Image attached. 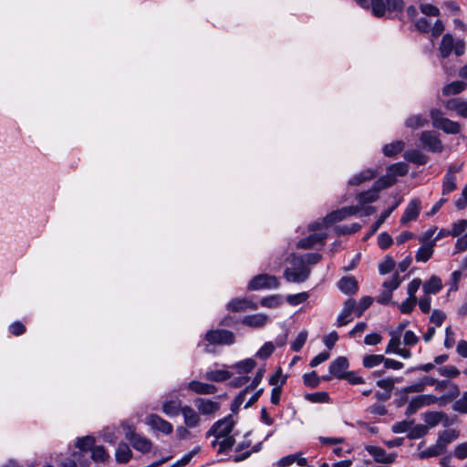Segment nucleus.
Wrapping results in <instances>:
<instances>
[{
  "mask_svg": "<svg viewBox=\"0 0 467 467\" xmlns=\"http://www.w3.org/2000/svg\"><path fill=\"white\" fill-rule=\"evenodd\" d=\"M184 420V424L188 428H195L201 422L200 413L189 405L182 408V412Z\"/></svg>",
  "mask_w": 467,
  "mask_h": 467,
  "instance_id": "20",
  "label": "nucleus"
},
{
  "mask_svg": "<svg viewBox=\"0 0 467 467\" xmlns=\"http://www.w3.org/2000/svg\"><path fill=\"white\" fill-rule=\"evenodd\" d=\"M95 438L92 436L78 438L76 442V447L79 450V451L77 453H78V455H83V453L91 451L95 445Z\"/></svg>",
  "mask_w": 467,
  "mask_h": 467,
  "instance_id": "28",
  "label": "nucleus"
},
{
  "mask_svg": "<svg viewBox=\"0 0 467 467\" xmlns=\"http://www.w3.org/2000/svg\"><path fill=\"white\" fill-rule=\"evenodd\" d=\"M444 451H445L441 446L438 447V442L436 441V443L433 446H431L428 449H426L425 451H421L420 453V458L426 459V458L439 456V455L444 453Z\"/></svg>",
  "mask_w": 467,
  "mask_h": 467,
  "instance_id": "48",
  "label": "nucleus"
},
{
  "mask_svg": "<svg viewBox=\"0 0 467 467\" xmlns=\"http://www.w3.org/2000/svg\"><path fill=\"white\" fill-rule=\"evenodd\" d=\"M459 434V431L456 430H445L441 431L436 441L438 442V447L441 446L444 451H446L447 445L457 440Z\"/></svg>",
  "mask_w": 467,
  "mask_h": 467,
  "instance_id": "23",
  "label": "nucleus"
},
{
  "mask_svg": "<svg viewBox=\"0 0 467 467\" xmlns=\"http://www.w3.org/2000/svg\"><path fill=\"white\" fill-rule=\"evenodd\" d=\"M298 261L300 265L299 268H286L284 272V276L288 282L303 283L309 277L310 268L305 265V262L302 258Z\"/></svg>",
  "mask_w": 467,
  "mask_h": 467,
  "instance_id": "8",
  "label": "nucleus"
},
{
  "mask_svg": "<svg viewBox=\"0 0 467 467\" xmlns=\"http://www.w3.org/2000/svg\"><path fill=\"white\" fill-rule=\"evenodd\" d=\"M366 451L374 458V461L380 463H392L396 459V454H388L387 451L378 446L368 445Z\"/></svg>",
  "mask_w": 467,
  "mask_h": 467,
  "instance_id": "16",
  "label": "nucleus"
},
{
  "mask_svg": "<svg viewBox=\"0 0 467 467\" xmlns=\"http://www.w3.org/2000/svg\"><path fill=\"white\" fill-rule=\"evenodd\" d=\"M226 308L232 312H243L247 309L256 310L258 305L248 298H234L227 304Z\"/></svg>",
  "mask_w": 467,
  "mask_h": 467,
  "instance_id": "17",
  "label": "nucleus"
},
{
  "mask_svg": "<svg viewBox=\"0 0 467 467\" xmlns=\"http://www.w3.org/2000/svg\"><path fill=\"white\" fill-rule=\"evenodd\" d=\"M456 189V175L445 174L442 182V195H446Z\"/></svg>",
  "mask_w": 467,
  "mask_h": 467,
  "instance_id": "42",
  "label": "nucleus"
},
{
  "mask_svg": "<svg viewBox=\"0 0 467 467\" xmlns=\"http://www.w3.org/2000/svg\"><path fill=\"white\" fill-rule=\"evenodd\" d=\"M385 361V357L383 355H367L363 358V366L367 368H371Z\"/></svg>",
  "mask_w": 467,
  "mask_h": 467,
  "instance_id": "43",
  "label": "nucleus"
},
{
  "mask_svg": "<svg viewBox=\"0 0 467 467\" xmlns=\"http://www.w3.org/2000/svg\"><path fill=\"white\" fill-rule=\"evenodd\" d=\"M428 427L422 424H418L415 426H411L410 431L408 433V438L410 440H417L424 437L428 433Z\"/></svg>",
  "mask_w": 467,
  "mask_h": 467,
  "instance_id": "44",
  "label": "nucleus"
},
{
  "mask_svg": "<svg viewBox=\"0 0 467 467\" xmlns=\"http://www.w3.org/2000/svg\"><path fill=\"white\" fill-rule=\"evenodd\" d=\"M204 339L210 345H233L235 343V336L226 329H211L205 334Z\"/></svg>",
  "mask_w": 467,
  "mask_h": 467,
  "instance_id": "5",
  "label": "nucleus"
},
{
  "mask_svg": "<svg viewBox=\"0 0 467 467\" xmlns=\"http://www.w3.org/2000/svg\"><path fill=\"white\" fill-rule=\"evenodd\" d=\"M420 140L422 148L431 152H441L443 145L439 134L433 130H425L420 133Z\"/></svg>",
  "mask_w": 467,
  "mask_h": 467,
  "instance_id": "6",
  "label": "nucleus"
},
{
  "mask_svg": "<svg viewBox=\"0 0 467 467\" xmlns=\"http://www.w3.org/2000/svg\"><path fill=\"white\" fill-rule=\"evenodd\" d=\"M438 401V398L434 395H419L413 398L405 411L407 416H410L417 412L422 407L435 404Z\"/></svg>",
  "mask_w": 467,
  "mask_h": 467,
  "instance_id": "9",
  "label": "nucleus"
},
{
  "mask_svg": "<svg viewBox=\"0 0 467 467\" xmlns=\"http://www.w3.org/2000/svg\"><path fill=\"white\" fill-rule=\"evenodd\" d=\"M391 338L386 348V353H396L398 349H400V336L397 335L393 332L390 333Z\"/></svg>",
  "mask_w": 467,
  "mask_h": 467,
  "instance_id": "58",
  "label": "nucleus"
},
{
  "mask_svg": "<svg viewBox=\"0 0 467 467\" xmlns=\"http://www.w3.org/2000/svg\"><path fill=\"white\" fill-rule=\"evenodd\" d=\"M275 350V347L271 342H266L264 346L257 351L256 357L265 359L272 355Z\"/></svg>",
  "mask_w": 467,
  "mask_h": 467,
  "instance_id": "62",
  "label": "nucleus"
},
{
  "mask_svg": "<svg viewBox=\"0 0 467 467\" xmlns=\"http://www.w3.org/2000/svg\"><path fill=\"white\" fill-rule=\"evenodd\" d=\"M349 368V362L346 357H338L333 360L329 365V373L331 376L343 379L348 373L347 369Z\"/></svg>",
  "mask_w": 467,
  "mask_h": 467,
  "instance_id": "14",
  "label": "nucleus"
},
{
  "mask_svg": "<svg viewBox=\"0 0 467 467\" xmlns=\"http://www.w3.org/2000/svg\"><path fill=\"white\" fill-rule=\"evenodd\" d=\"M356 306H357V302L353 298H348L344 303L343 309L341 310V312L338 315L337 319V327L346 326L353 320L351 316L353 313H355Z\"/></svg>",
  "mask_w": 467,
  "mask_h": 467,
  "instance_id": "13",
  "label": "nucleus"
},
{
  "mask_svg": "<svg viewBox=\"0 0 467 467\" xmlns=\"http://www.w3.org/2000/svg\"><path fill=\"white\" fill-rule=\"evenodd\" d=\"M373 298L370 296H364L360 299L359 303H357L355 313L358 317H360L363 313L371 306Z\"/></svg>",
  "mask_w": 467,
  "mask_h": 467,
  "instance_id": "49",
  "label": "nucleus"
},
{
  "mask_svg": "<svg viewBox=\"0 0 467 467\" xmlns=\"http://www.w3.org/2000/svg\"><path fill=\"white\" fill-rule=\"evenodd\" d=\"M356 199L362 205L371 203L379 199V192L372 185L369 190L358 193Z\"/></svg>",
  "mask_w": 467,
  "mask_h": 467,
  "instance_id": "30",
  "label": "nucleus"
},
{
  "mask_svg": "<svg viewBox=\"0 0 467 467\" xmlns=\"http://www.w3.org/2000/svg\"><path fill=\"white\" fill-rule=\"evenodd\" d=\"M359 211L358 206H348L341 209L336 210L328 213L324 219L323 223L326 226L332 223L341 222L345 218L356 214Z\"/></svg>",
  "mask_w": 467,
  "mask_h": 467,
  "instance_id": "10",
  "label": "nucleus"
},
{
  "mask_svg": "<svg viewBox=\"0 0 467 467\" xmlns=\"http://www.w3.org/2000/svg\"><path fill=\"white\" fill-rule=\"evenodd\" d=\"M438 372L441 376L454 379L460 375V370L454 366H444L438 368Z\"/></svg>",
  "mask_w": 467,
  "mask_h": 467,
  "instance_id": "53",
  "label": "nucleus"
},
{
  "mask_svg": "<svg viewBox=\"0 0 467 467\" xmlns=\"http://www.w3.org/2000/svg\"><path fill=\"white\" fill-rule=\"evenodd\" d=\"M408 165L404 162H398L389 166L388 171L395 176H404L408 172Z\"/></svg>",
  "mask_w": 467,
  "mask_h": 467,
  "instance_id": "54",
  "label": "nucleus"
},
{
  "mask_svg": "<svg viewBox=\"0 0 467 467\" xmlns=\"http://www.w3.org/2000/svg\"><path fill=\"white\" fill-rule=\"evenodd\" d=\"M442 287L441 280L438 276L432 275L424 285L425 294H437Z\"/></svg>",
  "mask_w": 467,
  "mask_h": 467,
  "instance_id": "34",
  "label": "nucleus"
},
{
  "mask_svg": "<svg viewBox=\"0 0 467 467\" xmlns=\"http://www.w3.org/2000/svg\"><path fill=\"white\" fill-rule=\"evenodd\" d=\"M188 389L199 395H212L217 391V387L213 384L192 380L188 383Z\"/></svg>",
  "mask_w": 467,
  "mask_h": 467,
  "instance_id": "19",
  "label": "nucleus"
},
{
  "mask_svg": "<svg viewBox=\"0 0 467 467\" xmlns=\"http://www.w3.org/2000/svg\"><path fill=\"white\" fill-rule=\"evenodd\" d=\"M90 452L91 459L97 462H106L109 457L102 445H94Z\"/></svg>",
  "mask_w": 467,
  "mask_h": 467,
  "instance_id": "38",
  "label": "nucleus"
},
{
  "mask_svg": "<svg viewBox=\"0 0 467 467\" xmlns=\"http://www.w3.org/2000/svg\"><path fill=\"white\" fill-rule=\"evenodd\" d=\"M279 286V281L275 275L261 274L254 276L248 284L247 288L251 291L265 288H276Z\"/></svg>",
  "mask_w": 467,
  "mask_h": 467,
  "instance_id": "7",
  "label": "nucleus"
},
{
  "mask_svg": "<svg viewBox=\"0 0 467 467\" xmlns=\"http://www.w3.org/2000/svg\"><path fill=\"white\" fill-rule=\"evenodd\" d=\"M396 183V179L393 175L387 174L379 177L374 183V188L379 192L380 191L387 189Z\"/></svg>",
  "mask_w": 467,
  "mask_h": 467,
  "instance_id": "35",
  "label": "nucleus"
},
{
  "mask_svg": "<svg viewBox=\"0 0 467 467\" xmlns=\"http://www.w3.org/2000/svg\"><path fill=\"white\" fill-rule=\"evenodd\" d=\"M467 83L463 81H453L450 84H447L442 88V94L444 96L456 95L460 94L462 91L466 89Z\"/></svg>",
  "mask_w": 467,
  "mask_h": 467,
  "instance_id": "31",
  "label": "nucleus"
},
{
  "mask_svg": "<svg viewBox=\"0 0 467 467\" xmlns=\"http://www.w3.org/2000/svg\"><path fill=\"white\" fill-rule=\"evenodd\" d=\"M441 57L448 58L453 52L455 56L461 57L465 52V43L462 39H454L451 34H445L439 46Z\"/></svg>",
  "mask_w": 467,
  "mask_h": 467,
  "instance_id": "2",
  "label": "nucleus"
},
{
  "mask_svg": "<svg viewBox=\"0 0 467 467\" xmlns=\"http://www.w3.org/2000/svg\"><path fill=\"white\" fill-rule=\"evenodd\" d=\"M428 124V119L422 115H413L406 119L405 125L408 128L416 130L424 127Z\"/></svg>",
  "mask_w": 467,
  "mask_h": 467,
  "instance_id": "40",
  "label": "nucleus"
},
{
  "mask_svg": "<svg viewBox=\"0 0 467 467\" xmlns=\"http://www.w3.org/2000/svg\"><path fill=\"white\" fill-rule=\"evenodd\" d=\"M182 408L180 400H171L162 404V411L170 417L178 416L182 412Z\"/></svg>",
  "mask_w": 467,
  "mask_h": 467,
  "instance_id": "29",
  "label": "nucleus"
},
{
  "mask_svg": "<svg viewBox=\"0 0 467 467\" xmlns=\"http://www.w3.org/2000/svg\"><path fill=\"white\" fill-rule=\"evenodd\" d=\"M327 238V234L324 233H315L308 235L306 238L301 239L297 247L302 249H309L312 248L317 244H324L325 240Z\"/></svg>",
  "mask_w": 467,
  "mask_h": 467,
  "instance_id": "21",
  "label": "nucleus"
},
{
  "mask_svg": "<svg viewBox=\"0 0 467 467\" xmlns=\"http://www.w3.org/2000/svg\"><path fill=\"white\" fill-rule=\"evenodd\" d=\"M194 405L198 412L202 415H213L220 410V403L211 400L197 398L194 400Z\"/></svg>",
  "mask_w": 467,
  "mask_h": 467,
  "instance_id": "15",
  "label": "nucleus"
},
{
  "mask_svg": "<svg viewBox=\"0 0 467 467\" xmlns=\"http://www.w3.org/2000/svg\"><path fill=\"white\" fill-rule=\"evenodd\" d=\"M436 129L441 130L447 134H458L461 131V125L459 122L445 118L440 124L436 125Z\"/></svg>",
  "mask_w": 467,
  "mask_h": 467,
  "instance_id": "26",
  "label": "nucleus"
},
{
  "mask_svg": "<svg viewBox=\"0 0 467 467\" xmlns=\"http://www.w3.org/2000/svg\"><path fill=\"white\" fill-rule=\"evenodd\" d=\"M309 295L307 292H302L295 295H288L286 296V302L291 306H297L308 298Z\"/></svg>",
  "mask_w": 467,
  "mask_h": 467,
  "instance_id": "55",
  "label": "nucleus"
},
{
  "mask_svg": "<svg viewBox=\"0 0 467 467\" xmlns=\"http://www.w3.org/2000/svg\"><path fill=\"white\" fill-rule=\"evenodd\" d=\"M337 286L341 292L348 296L356 294L358 289V281L354 276L342 277L338 281Z\"/></svg>",
  "mask_w": 467,
  "mask_h": 467,
  "instance_id": "22",
  "label": "nucleus"
},
{
  "mask_svg": "<svg viewBox=\"0 0 467 467\" xmlns=\"http://www.w3.org/2000/svg\"><path fill=\"white\" fill-rule=\"evenodd\" d=\"M269 321V317L265 314L258 313L254 315L245 316L241 323L251 328H261L265 327Z\"/></svg>",
  "mask_w": 467,
  "mask_h": 467,
  "instance_id": "18",
  "label": "nucleus"
},
{
  "mask_svg": "<svg viewBox=\"0 0 467 467\" xmlns=\"http://www.w3.org/2000/svg\"><path fill=\"white\" fill-rule=\"evenodd\" d=\"M421 202L419 199H412L406 207L401 218L400 223L407 224L411 221H415L420 213Z\"/></svg>",
  "mask_w": 467,
  "mask_h": 467,
  "instance_id": "12",
  "label": "nucleus"
},
{
  "mask_svg": "<svg viewBox=\"0 0 467 467\" xmlns=\"http://www.w3.org/2000/svg\"><path fill=\"white\" fill-rule=\"evenodd\" d=\"M115 457L117 462L127 463L132 457V451L127 443L119 442L116 450Z\"/></svg>",
  "mask_w": 467,
  "mask_h": 467,
  "instance_id": "25",
  "label": "nucleus"
},
{
  "mask_svg": "<svg viewBox=\"0 0 467 467\" xmlns=\"http://www.w3.org/2000/svg\"><path fill=\"white\" fill-rule=\"evenodd\" d=\"M392 237L387 233H381L378 236V244L383 250L389 248L392 244Z\"/></svg>",
  "mask_w": 467,
  "mask_h": 467,
  "instance_id": "64",
  "label": "nucleus"
},
{
  "mask_svg": "<svg viewBox=\"0 0 467 467\" xmlns=\"http://www.w3.org/2000/svg\"><path fill=\"white\" fill-rule=\"evenodd\" d=\"M282 299L278 295H273L261 299L260 305L268 308H275L281 305Z\"/></svg>",
  "mask_w": 467,
  "mask_h": 467,
  "instance_id": "47",
  "label": "nucleus"
},
{
  "mask_svg": "<svg viewBox=\"0 0 467 467\" xmlns=\"http://www.w3.org/2000/svg\"><path fill=\"white\" fill-rule=\"evenodd\" d=\"M434 242L421 245L415 255L418 262H427L433 254Z\"/></svg>",
  "mask_w": 467,
  "mask_h": 467,
  "instance_id": "32",
  "label": "nucleus"
},
{
  "mask_svg": "<svg viewBox=\"0 0 467 467\" xmlns=\"http://www.w3.org/2000/svg\"><path fill=\"white\" fill-rule=\"evenodd\" d=\"M395 261L391 256H386L385 259L379 264V272L380 275L390 273L395 267Z\"/></svg>",
  "mask_w": 467,
  "mask_h": 467,
  "instance_id": "46",
  "label": "nucleus"
},
{
  "mask_svg": "<svg viewBox=\"0 0 467 467\" xmlns=\"http://www.w3.org/2000/svg\"><path fill=\"white\" fill-rule=\"evenodd\" d=\"M249 392L247 391V389H243L240 391V393L234 398V401L232 402L231 404V410L234 412V413H237L241 405L243 404V402L245 400V397L246 395L248 394Z\"/></svg>",
  "mask_w": 467,
  "mask_h": 467,
  "instance_id": "59",
  "label": "nucleus"
},
{
  "mask_svg": "<svg viewBox=\"0 0 467 467\" xmlns=\"http://www.w3.org/2000/svg\"><path fill=\"white\" fill-rule=\"evenodd\" d=\"M401 200H398L391 207L383 211L375 223L372 225V231L376 232L379 226L387 220V218L393 213L394 210L400 205Z\"/></svg>",
  "mask_w": 467,
  "mask_h": 467,
  "instance_id": "41",
  "label": "nucleus"
},
{
  "mask_svg": "<svg viewBox=\"0 0 467 467\" xmlns=\"http://www.w3.org/2000/svg\"><path fill=\"white\" fill-rule=\"evenodd\" d=\"M402 278L400 276L399 273H395L389 280L383 283L382 286L384 289L389 290L392 293L400 286Z\"/></svg>",
  "mask_w": 467,
  "mask_h": 467,
  "instance_id": "50",
  "label": "nucleus"
},
{
  "mask_svg": "<svg viewBox=\"0 0 467 467\" xmlns=\"http://www.w3.org/2000/svg\"><path fill=\"white\" fill-rule=\"evenodd\" d=\"M404 159L410 162L423 165L427 162V157L419 150H410L404 153Z\"/></svg>",
  "mask_w": 467,
  "mask_h": 467,
  "instance_id": "33",
  "label": "nucleus"
},
{
  "mask_svg": "<svg viewBox=\"0 0 467 467\" xmlns=\"http://www.w3.org/2000/svg\"><path fill=\"white\" fill-rule=\"evenodd\" d=\"M378 175V171L373 169H367L359 172L358 174H356L353 176L349 182L348 184L352 186L359 185L365 182L370 181L374 179Z\"/></svg>",
  "mask_w": 467,
  "mask_h": 467,
  "instance_id": "24",
  "label": "nucleus"
},
{
  "mask_svg": "<svg viewBox=\"0 0 467 467\" xmlns=\"http://www.w3.org/2000/svg\"><path fill=\"white\" fill-rule=\"evenodd\" d=\"M420 9L422 14L428 16H440V9L431 4H421Z\"/></svg>",
  "mask_w": 467,
  "mask_h": 467,
  "instance_id": "63",
  "label": "nucleus"
},
{
  "mask_svg": "<svg viewBox=\"0 0 467 467\" xmlns=\"http://www.w3.org/2000/svg\"><path fill=\"white\" fill-rule=\"evenodd\" d=\"M304 384L310 388H317L320 383V379L317 377L316 371L306 373L303 376Z\"/></svg>",
  "mask_w": 467,
  "mask_h": 467,
  "instance_id": "56",
  "label": "nucleus"
},
{
  "mask_svg": "<svg viewBox=\"0 0 467 467\" xmlns=\"http://www.w3.org/2000/svg\"><path fill=\"white\" fill-rule=\"evenodd\" d=\"M357 4L370 10L372 15L378 18L387 16L388 18L398 17L403 12L405 3L403 0H355Z\"/></svg>",
  "mask_w": 467,
  "mask_h": 467,
  "instance_id": "1",
  "label": "nucleus"
},
{
  "mask_svg": "<svg viewBox=\"0 0 467 467\" xmlns=\"http://www.w3.org/2000/svg\"><path fill=\"white\" fill-rule=\"evenodd\" d=\"M123 428L126 430L125 438L130 441L131 446L136 450L140 451L141 453H147L150 451L152 447V442L150 439L141 436L135 432L134 429L130 425H123Z\"/></svg>",
  "mask_w": 467,
  "mask_h": 467,
  "instance_id": "3",
  "label": "nucleus"
},
{
  "mask_svg": "<svg viewBox=\"0 0 467 467\" xmlns=\"http://www.w3.org/2000/svg\"><path fill=\"white\" fill-rule=\"evenodd\" d=\"M306 399L314 403H325L328 402L329 396L325 391L308 393L306 395Z\"/></svg>",
  "mask_w": 467,
  "mask_h": 467,
  "instance_id": "52",
  "label": "nucleus"
},
{
  "mask_svg": "<svg viewBox=\"0 0 467 467\" xmlns=\"http://www.w3.org/2000/svg\"><path fill=\"white\" fill-rule=\"evenodd\" d=\"M146 423L151 429L161 431L166 435H169L173 431L172 424L157 414L148 415L146 417Z\"/></svg>",
  "mask_w": 467,
  "mask_h": 467,
  "instance_id": "11",
  "label": "nucleus"
},
{
  "mask_svg": "<svg viewBox=\"0 0 467 467\" xmlns=\"http://www.w3.org/2000/svg\"><path fill=\"white\" fill-rule=\"evenodd\" d=\"M405 147V144L401 140L387 144L383 148V153L388 157H393L398 153L401 152Z\"/></svg>",
  "mask_w": 467,
  "mask_h": 467,
  "instance_id": "37",
  "label": "nucleus"
},
{
  "mask_svg": "<svg viewBox=\"0 0 467 467\" xmlns=\"http://www.w3.org/2000/svg\"><path fill=\"white\" fill-rule=\"evenodd\" d=\"M255 366L256 362L253 358H246L237 362L234 368L238 374H246L251 372Z\"/></svg>",
  "mask_w": 467,
  "mask_h": 467,
  "instance_id": "36",
  "label": "nucleus"
},
{
  "mask_svg": "<svg viewBox=\"0 0 467 467\" xmlns=\"http://www.w3.org/2000/svg\"><path fill=\"white\" fill-rule=\"evenodd\" d=\"M452 410L462 414L467 413V391L462 394L461 399L453 403Z\"/></svg>",
  "mask_w": 467,
  "mask_h": 467,
  "instance_id": "57",
  "label": "nucleus"
},
{
  "mask_svg": "<svg viewBox=\"0 0 467 467\" xmlns=\"http://www.w3.org/2000/svg\"><path fill=\"white\" fill-rule=\"evenodd\" d=\"M413 421L402 420L400 422H396L392 425L391 431L394 433H403L406 431H410V427L412 426Z\"/></svg>",
  "mask_w": 467,
  "mask_h": 467,
  "instance_id": "61",
  "label": "nucleus"
},
{
  "mask_svg": "<svg viewBox=\"0 0 467 467\" xmlns=\"http://www.w3.org/2000/svg\"><path fill=\"white\" fill-rule=\"evenodd\" d=\"M467 229V220L462 219L452 223L451 230L447 231V234L453 237L460 236Z\"/></svg>",
  "mask_w": 467,
  "mask_h": 467,
  "instance_id": "45",
  "label": "nucleus"
},
{
  "mask_svg": "<svg viewBox=\"0 0 467 467\" xmlns=\"http://www.w3.org/2000/svg\"><path fill=\"white\" fill-rule=\"evenodd\" d=\"M234 427V421L231 415L224 417L222 420H217L213 424L210 430L206 432V437L215 436L217 439L223 437H232L230 433L233 431Z\"/></svg>",
  "mask_w": 467,
  "mask_h": 467,
  "instance_id": "4",
  "label": "nucleus"
},
{
  "mask_svg": "<svg viewBox=\"0 0 467 467\" xmlns=\"http://www.w3.org/2000/svg\"><path fill=\"white\" fill-rule=\"evenodd\" d=\"M308 333L304 330L301 331L296 338L291 344V349L295 352H299L307 339Z\"/></svg>",
  "mask_w": 467,
  "mask_h": 467,
  "instance_id": "51",
  "label": "nucleus"
},
{
  "mask_svg": "<svg viewBox=\"0 0 467 467\" xmlns=\"http://www.w3.org/2000/svg\"><path fill=\"white\" fill-rule=\"evenodd\" d=\"M441 411H428L423 414V420L429 428H434L441 423Z\"/></svg>",
  "mask_w": 467,
  "mask_h": 467,
  "instance_id": "39",
  "label": "nucleus"
},
{
  "mask_svg": "<svg viewBox=\"0 0 467 467\" xmlns=\"http://www.w3.org/2000/svg\"><path fill=\"white\" fill-rule=\"evenodd\" d=\"M286 376H285L282 379H281V384L279 387H274L272 391H271V403L274 404V405H278L279 402H280V399H281V393H282V386L285 383L286 381Z\"/></svg>",
  "mask_w": 467,
  "mask_h": 467,
  "instance_id": "60",
  "label": "nucleus"
},
{
  "mask_svg": "<svg viewBox=\"0 0 467 467\" xmlns=\"http://www.w3.org/2000/svg\"><path fill=\"white\" fill-rule=\"evenodd\" d=\"M232 377V373L224 369H217L207 371L204 378L213 382H223L229 379Z\"/></svg>",
  "mask_w": 467,
  "mask_h": 467,
  "instance_id": "27",
  "label": "nucleus"
}]
</instances>
